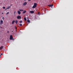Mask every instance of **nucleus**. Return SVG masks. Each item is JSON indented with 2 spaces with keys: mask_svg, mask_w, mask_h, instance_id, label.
I'll return each instance as SVG.
<instances>
[{
  "mask_svg": "<svg viewBox=\"0 0 73 73\" xmlns=\"http://www.w3.org/2000/svg\"><path fill=\"white\" fill-rule=\"evenodd\" d=\"M15 20L13 21L12 23V24H14V23H15Z\"/></svg>",
  "mask_w": 73,
  "mask_h": 73,
  "instance_id": "6e6552de",
  "label": "nucleus"
},
{
  "mask_svg": "<svg viewBox=\"0 0 73 73\" xmlns=\"http://www.w3.org/2000/svg\"><path fill=\"white\" fill-rule=\"evenodd\" d=\"M19 11H23V9H22V10L19 9Z\"/></svg>",
  "mask_w": 73,
  "mask_h": 73,
  "instance_id": "dca6fc26",
  "label": "nucleus"
},
{
  "mask_svg": "<svg viewBox=\"0 0 73 73\" xmlns=\"http://www.w3.org/2000/svg\"><path fill=\"white\" fill-rule=\"evenodd\" d=\"M27 0H24V1H26Z\"/></svg>",
  "mask_w": 73,
  "mask_h": 73,
  "instance_id": "473e14b6",
  "label": "nucleus"
},
{
  "mask_svg": "<svg viewBox=\"0 0 73 73\" xmlns=\"http://www.w3.org/2000/svg\"><path fill=\"white\" fill-rule=\"evenodd\" d=\"M3 53H1V55H3Z\"/></svg>",
  "mask_w": 73,
  "mask_h": 73,
  "instance_id": "393cba45",
  "label": "nucleus"
},
{
  "mask_svg": "<svg viewBox=\"0 0 73 73\" xmlns=\"http://www.w3.org/2000/svg\"><path fill=\"white\" fill-rule=\"evenodd\" d=\"M27 22H28V23H29V22H30V21L28 20H27Z\"/></svg>",
  "mask_w": 73,
  "mask_h": 73,
  "instance_id": "2eb2a0df",
  "label": "nucleus"
},
{
  "mask_svg": "<svg viewBox=\"0 0 73 73\" xmlns=\"http://www.w3.org/2000/svg\"><path fill=\"white\" fill-rule=\"evenodd\" d=\"M26 11L25 10L22 13H23V14H24V13H26Z\"/></svg>",
  "mask_w": 73,
  "mask_h": 73,
  "instance_id": "1a4fd4ad",
  "label": "nucleus"
},
{
  "mask_svg": "<svg viewBox=\"0 0 73 73\" xmlns=\"http://www.w3.org/2000/svg\"><path fill=\"white\" fill-rule=\"evenodd\" d=\"M3 48H4V47L3 46H1V47H0V49H1V50H2Z\"/></svg>",
  "mask_w": 73,
  "mask_h": 73,
  "instance_id": "9d476101",
  "label": "nucleus"
},
{
  "mask_svg": "<svg viewBox=\"0 0 73 73\" xmlns=\"http://www.w3.org/2000/svg\"><path fill=\"white\" fill-rule=\"evenodd\" d=\"M48 6H49V7H52V6H53V5H48Z\"/></svg>",
  "mask_w": 73,
  "mask_h": 73,
  "instance_id": "9b49d317",
  "label": "nucleus"
},
{
  "mask_svg": "<svg viewBox=\"0 0 73 73\" xmlns=\"http://www.w3.org/2000/svg\"><path fill=\"white\" fill-rule=\"evenodd\" d=\"M38 15H40V12H38Z\"/></svg>",
  "mask_w": 73,
  "mask_h": 73,
  "instance_id": "b1692460",
  "label": "nucleus"
},
{
  "mask_svg": "<svg viewBox=\"0 0 73 73\" xmlns=\"http://www.w3.org/2000/svg\"><path fill=\"white\" fill-rule=\"evenodd\" d=\"M3 13H2V14L3 15Z\"/></svg>",
  "mask_w": 73,
  "mask_h": 73,
  "instance_id": "2f4dec72",
  "label": "nucleus"
},
{
  "mask_svg": "<svg viewBox=\"0 0 73 73\" xmlns=\"http://www.w3.org/2000/svg\"><path fill=\"white\" fill-rule=\"evenodd\" d=\"M15 13H16V11L14 12V14H15Z\"/></svg>",
  "mask_w": 73,
  "mask_h": 73,
  "instance_id": "cd10ccee",
  "label": "nucleus"
},
{
  "mask_svg": "<svg viewBox=\"0 0 73 73\" xmlns=\"http://www.w3.org/2000/svg\"><path fill=\"white\" fill-rule=\"evenodd\" d=\"M9 13L8 12L7 13L6 15H8V14H9Z\"/></svg>",
  "mask_w": 73,
  "mask_h": 73,
  "instance_id": "a211bd4d",
  "label": "nucleus"
},
{
  "mask_svg": "<svg viewBox=\"0 0 73 73\" xmlns=\"http://www.w3.org/2000/svg\"><path fill=\"white\" fill-rule=\"evenodd\" d=\"M30 13H34V11H30Z\"/></svg>",
  "mask_w": 73,
  "mask_h": 73,
  "instance_id": "423d86ee",
  "label": "nucleus"
},
{
  "mask_svg": "<svg viewBox=\"0 0 73 73\" xmlns=\"http://www.w3.org/2000/svg\"><path fill=\"white\" fill-rule=\"evenodd\" d=\"M13 38V36H12V35H11L10 36V39L11 40H12V38Z\"/></svg>",
  "mask_w": 73,
  "mask_h": 73,
  "instance_id": "20e7f679",
  "label": "nucleus"
},
{
  "mask_svg": "<svg viewBox=\"0 0 73 73\" xmlns=\"http://www.w3.org/2000/svg\"><path fill=\"white\" fill-rule=\"evenodd\" d=\"M15 23L17 24V23H18V21L16 20L15 21Z\"/></svg>",
  "mask_w": 73,
  "mask_h": 73,
  "instance_id": "f8f14e48",
  "label": "nucleus"
},
{
  "mask_svg": "<svg viewBox=\"0 0 73 73\" xmlns=\"http://www.w3.org/2000/svg\"><path fill=\"white\" fill-rule=\"evenodd\" d=\"M0 58H1V55H0Z\"/></svg>",
  "mask_w": 73,
  "mask_h": 73,
  "instance_id": "c85d7f7f",
  "label": "nucleus"
},
{
  "mask_svg": "<svg viewBox=\"0 0 73 73\" xmlns=\"http://www.w3.org/2000/svg\"><path fill=\"white\" fill-rule=\"evenodd\" d=\"M28 1H31V0H28Z\"/></svg>",
  "mask_w": 73,
  "mask_h": 73,
  "instance_id": "bb28decb",
  "label": "nucleus"
},
{
  "mask_svg": "<svg viewBox=\"0 0 73 73\" xmlns=\"http://www.w3.org/2000/svg\"><path fill=\"white\" fill-rule=\"evenodd\" d=\"M17 18L18 19H21V17L20 16H18L17 17Z\"/></svg>",
  "mask_w": 73,
  "mask_h": 73,
  "instance_id": "f03ea898",
  "label": "nucleus"
},
{
  "mask_svg": "<svg viewBox=\"0 0 73 73\" xmlns=\"http://www.w3.org/2000/svg\"><path fill=\"white\" fill-rule=\"evenodd\" d=\"M9 31H7V33H9Z\"/></svg>",
  "mask_w": 73,
  "mask_h": 73,
  "instance_id": "5701e85b",
  "label": "nucleus"
},
{
  "mask_svg": "<svg viewBox=\"0 0 73 73\" xmlns=\"http://www.w3.org/2000/svg\"><path fill=\"white\" fill-rule=\"evenodd\" d=\"M11 6H9L8 7V8H7L6 9H9L10 8H11Z\"/></svg>",
  "mask_w": 73,
  "mask_h": 73,
  "instance_id": "ddd939ff",
  "label": "nucleus"
},
{
  "mask_svg": "<svg viewBox=\"0 0 73 73\" xmlns=\"http://www.w3.org/2000/svg\"><path fill=\"white\" fill-rule=\"evenodd\" d=\"M3 20H4V17H3Z\"/></svg>",
  "mask_w": 73,
  "mask_h": 73,
  "instance_id": "412c9836",
  "label": "nucleus"
},
{
  "mask_svg": "<svg viewBox=\"0 0 73 73\" xmlns=\"http://www.w3.org/2000/svg\"><path fill=\"white\" fill-rule=\"evenodd\" d=\"M22 21H20V23L21 24V23H22Z\"/></svg>",
  "mask_w": 73,
  "mask_h": 73,
  "instance_id": "6ab92c4d",
  "label": "nucleus"
},
{
  "mask_svg": "<svg viewBox=\"0 0 73 73\" xmlns=\"http://www.w3.org/2000/svg\"><path fill=\"white\" fill-rule=\"evenodd\" d=\"M24 19L25 21H27V19H26V18L24 17Z\"/></svg>",
  "mask_w": 73,
  "mask_h": 73,
  "instance_id": "4468645a",
  "label": "nucleus"
},
{
  "mask_svg": "<svg viewBox=\"0 0 73 73\" xmlns=\"http://www.w3.org/2000/svg\"><path fill=\"white\" fill-rule=\"evenodd\" d=\"M12 32H13V31H12Z\"/></svg>",
  "mask_w": 73,
  "mask_h": 73,
  "instance_id": "72a5a7b5",
  "label": "nucleus"
},
{
  "mask_svg": "<svg viewBox=\"0 0 73 73\" xmlns=\"http://www.w3.org/2000/svg\"><path fill=\"white\" fill-rule=\"evenodd\" d=\"M27 19H29V18H28V17L27 18Z\"/></svg>",
  "mask_w": 73,
  "mask_h": 73,
  "instance_id": "7c9ffc66",
  "label": "nucleus"
},
{
  "mask_svg": "<svg viewBox=\"0 0 73 73\" xmlns=\"http://www.w3.org/2000/svg\"><path fill=\"white\" fill-rule=\"evenodd\" d=\"M15 28L16 30V29H17V27H15Z\"/></svg>",
  "mask_w": 73,
  "mask_h": 73,
  "instance_id": "4be33fe9",
  "label": "nucleus"
},
{
  "mask_svg": "<svg viewBox=\"0 0 73 73\" xmlns=\"http://www.w3.org/2000/svg\"><path fill=\"white\" fill-rule=\"evenodd\" d=\"M11 5H10V6H11Z\"/></svg>",
  "mask_w": 73,
  "mask_h": 73,
  "instance_id": "c756f323",
  "label": "nucleus"
},
{
  "mask_svg": "<svg viewBox=\"0 0 73 73\" xmlns=\"http://www.w3.org/2000/svg\"><path fill=\"white\" fill-rule=\"evenodd\" d=\"M20 26H22L23 25H22V24H20L19 25Z\"/></svg>",
  "mask_w": 73,
  "mask_h": 73,
  "instance_id": "f3484780",
  "label": "nucleus"
},
{
  "mask_svg": "<svg viewBox=\"0 0 73 73\" xmlns=\"http://www.w3.org/2000/svg\"><path fill=\"white\" fill-rule=\"evenodd\" d=\"M17 12L19 15H20V14H21V12H20V11H18Z\"/></svg>",
  "mask_w": 73,
  "mask_h": 73,
  "instance_id": "0eeeda50",
  "label": "nucleus"
},
{
  "mask_svg": "<svg viewBox=\"0 0 73 73\" xmlns=\"http://www.w3.org/2000/svg\"><path fill=\"white\" fill-rule=\"evenodd\" d=\"M12 40H13V41H14V38H13Z\"/></svg>",
  "mask_w": 73,
  "mask_h": 73,
  "instance_id": "a878e982",
  "label": "nucleus"
},
{
  "mask_svg": "<svg viewBox=\"0 0 73 73\" xmlns=\"http://www.w3.org/2000/svg\"><path fill=\"white\" fill-rule=\"evenodd\" d=\"M3 9H5V7H3Z\"/></svg>",
  "mask_w": 73,
  "mask_h": 73,
  "instance_id": "aec40b11",
  "label": "nucleus"
},
{
  "mask_svg": "<svg viewBox=\"0 0 73 73\" xmlns=\"http://www.w3.org/2000/svg\"><path fill=\"white\" fill-rule=\"evenodd\" d=\"M37 3H34V5L33 6L32 8H35L37 7Z\"/></svg>",
  "mask_w": 73,
  "mask_h": 73,
  "instance_id": "f257e3e1",
  "label": "nucleus"
},
{
  "mask_svg": "<svg viewBox=\"0 0 73 73\" xmlns=\"http://www.w3.org/2000/svg\"><path fill=\"white\" fill-rule=\"evenodd\" d=\"M27 4V3L26 2H25L23 4V5H26Z\"/></svg>",
  "mask_w": 73,
  "mask_h": 73,
  "instance_id": "7ed1b4c3",
  "label": "nucleus"
},
{
  "mask_svg": "<svg viewBox=\"0 0 73 73\" xmlns=\"http://www.w3.org/2000/svg\"><path fill=\"white\" fill-rule=\"evenodd\" d=\"M0 24H1V25L3 24V20L1 21Z\"/></svg>",
  "mask_w": 73,
  "mask_h": 73,
  "instance_id": "39448f33",
  "label": "nucleus"
}]
</instances>
